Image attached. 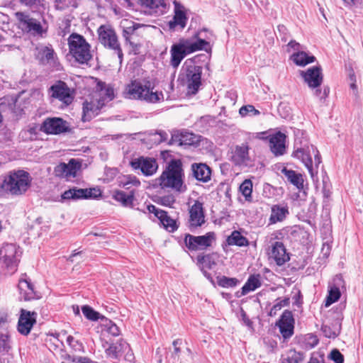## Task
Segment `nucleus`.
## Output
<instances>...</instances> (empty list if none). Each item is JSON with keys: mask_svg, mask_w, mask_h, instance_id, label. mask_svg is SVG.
Instances as JSON below:
<instances>
[{"mask_svg": "<svg viewBox=\"0 0 363 363\" xmlns=\"http://www.w3.org/2000/svg\"><path fill=\"white\" fill-rule=\"evenodd\" d=\"M173 4L174 6V16L172 20L168 22V27L170 30H182L186 27L188 21L184 7L177 1H174Z\"/></svg>", "mask_w": 363, "mask_h": 363, "instance_id": "16", "label": "nucleus"}, {"mask_svg": "<svg viewBox=\"0 0 363 363\" xmlns=\"http://www.w3.org/2000/svg\"><path fill=\"white\" fill-rule=\"evenodd\" d=\"M288 47L292 48L293 50H298V48H299V43L296 42L295 40H291L288 45H287Z\"/></svg>", "mask_w": 363, "mask_h": 363, "instance_id": "64", "label": "nucleus"}, {"mask_svg": "<svg viewBox=\"0 0 363 363\" xmlns=\"http://www.w3.org/2000/svg\"><path fill=\"white\" fill-rule=\"evenodd\" d=\"M261 138L268 139L269 149L276 157L281 156L285 154L286 148V135L284 133L277 131L274 133L269 134L266 138L262 137Z\"/></svg>", "mask_w": 363, "mask_h": 363, "instance_id": "17", "label": "nucleus"}, {"mask_svg": "<svg viewBox=\"0 0 363 363\" xmlns=\"http://www.w3.org/2000/svg\"><path fill=\"white\" fill-rule=\"evenodd\" d=\"M99 107L93 102L87 101L83 103V116L84 121H90L94 116L98 114Z\"/></svg>", "mask_w": 363, "mask_h": 363, "instance_id": "37", "label": "nucleus"}, {"mask_svg": "<svg viewBox=\"0 0 363 363\" xmlns=\"http://www.w3.org/2000/svg\"><path fill=\"white\" fill-rule=\"evenodd\" d=\"M182 340L177 339L173 342L174 351L172 353V358L173 363H177L179 360V354L181 353L180 345H182Z\"/></svg>", "mask_w": 363, "mask_h": 363, "instance_id": "51", "label": "nucleus"}, {"mask_svg": "<svg viewBox=\"0 0 363 363\" xmlns=\"http://www.w3.org/2000/svg\"><path fill=\"white\" fill-rule=\"evenodd\" d=\"M108 331L113 336H117L119 335L120 330L118 326L116 324H111L108 328Z\"/></svg>", "mask_w": 363, "mask_h": 363, "instance_id": "63", "label": "nucleus"}, {"mask_svg": "<svg viewBox=\"0 0 363 363\" xmlns=\"http://www.w3.org/2000/svg\"><path fill=\"white\" fill-rule=\"evenodd\" d=\"M281 172L287 180L298 189L303 187V179L301 174L296 173L294 170L288 169L285 167L281 170Z\"/></svg>", "mask_w": 363, "mask_h": 363, "instance_id": "33", "label": "nucleus"}, {"mask_svg": "<svg viewBox=\"0 0 363 363\" xmlns=\"http://www.w3.org/2000/svg\"><path fill=\"white\" fill-rule=\"evenodd\" d=\"M113 198L120 202L124 207L133 206L134 200V192L130 191V194H127L125 192L120 190H116L113 192Z\"/></svg>", "mask_w": 363, "mask_h": 363, "instance_id": "32", "label": "nucleus"}, {"mask_svg": "<svg viewBox=\"0 0 363 363\" xmlns=\"http://www.w3.org/2000/svg\"><path fill=\"white\" fill-rule=\"evenodd\" d=\"M269 255L279 266L283 265L289 260V254L286 253V248L281 242L276 241L272 243Z\"/></svg>", "mask_w": 363, "mask_h": 363, "instance_id": "23", "label": "nucleus"}, {"mask_svg": "<svg viewBox=\"0 0 363 363\" xmlns=\"http://www.w3.org/2000/svg\"><path fill=\"white\" fill-rule=\"evenodd\" d=\"M189 227L191 230L201 227L205 223V212L202 202L195 201L189 208Z\"/></svg>", "mask_w": 363, "mask_h": 363, "instance_id": "15", "label": "nucleus"}, {"mask_svg": "<svg viewBox=\"0 0 363 363\" xmlns=\"http://www.w3.org/2000/svg\"><path fill=\"white\" fill-rule=\"evenodd\" d=\"M340 291L337 286H332L329 290V294L327 296L325 306H328L332 303L336 302L340 297Z\"/></svg>", "mask_w": 363, "mask_h": 363, "instance_id": "44", "label": "nucleus"}, {"mask_svg": "<svg viewBox=\"0 0 363 363\" xmlns=\"http://www.w3.org/2000/svg\"><path fill=\"white\" fill-rule=\"evenodd\" d=\"M77 1L78 0H55V2L57 4V6L60 9H64L68 7H77Z\"/></svg>", "mask_w": 363, "mask_h": 363, "instance_id": "52", "label": "nucleus"}, {"mask_svg": "<svg viewBox=\"0 0 363 363\" xmlns=\"http://www.w3.org/2000/svg\"><path fill=\"white\" fill-rule=\"evenodd\" d=\"M38 57L43 65H49L58 69L60 64L57 61V55L52 48L45 46L41 48L38 52Z\"/></svg>", "mask_w": 363, "mask_h": 363, "instance_id": "26", "label": "nucleus"}, {"mask_svg": "<svg viewBox=\"0 0 363 363\" xmlns=\"http://www.w3.org/2000/svg\"><path fill=\"white\" fill-rule=\"evenodd\" d=\"M147 209L150 213H154L155 216L159 219L162 215H164L163 210L157 208L155 206L150 204L147 206Z\"/></svg>", "mask_w": 363, "mask_h": 363, "instance_id": "59", "label": "nucleus"}, {"mask_svg": "<svg viewBox=\"0 0 363 363\" xmlns=\"http://www.w3.org/2000/svg\"><path fill=\"white\" fill-rule=\"evenodd\" d=\"M48 91L51 97L58 99L67 106L72 104L74 97V91L65 82L60 80L52 84Z\"/></svg>", "mask_w": 363, "mask_h": 363, "instance_id": "12", "label": "nucleus"}, {"mask_svg": "<svg viewBox=\"0 0 363 363\" xmlns=\"http://www.w3.org/2000/svg\"><path fill=\"white\" fill-rule=\"evenodd\" d=\"M300 74L304 82L311 89H314V95L320 99H325L330 92L328 86L321 89L320 86L323 81L322 69L320 66H314L307 69L306 71H301Z\"/></svg>", "mask_w": 363, "mask_h": 363, "instance_id": "7", "label": "nucleus"}, {"mask_svg": "<svg viewBox=\"0 0 363 363\" xmlns=\"http://www.w3.org/2000/svg\"><path fill=\"white\" fill-rule=\"evenodd\" d=\"M22 111L17 107V99L14 96H7L0 99V114L2 113L11 112L19 115Z\"/></svg>", "mask_w": 363, "mask_h": 363, "instance_id": "29", "label": "nucleus"}, {"mask_svg": "<svg viewBox=\"0 0 363 363\" xmlns=\"http://www.w3.org/2000/svg\"><path fill=\"white\" fill-rule=\"evenodd\" d=\"M328 358L335 363H344V356L337 349H333L330 352Z\"/></svg>", "mask_w": 363, "mask_h": 363, "instance_id": "53", "label": "nucleus"}, {"mask_svg": "<svg viewBox=\"0 0 363 363\" xmlns=\"http://www.w3.org/2000/svg\"><path fill=\"white\" fill-rule=\"evenodd\" d=\"M130 184L138 186L140 185V182L135 176L130 174L124 176L120 181V186L123 188L129 189Z\"/></svg>", "mask_w": 363, "mask_h": 363, "instance_id": "43", "label": "nucleus"}, {"mask_svg": "<svg viewBox=\"0 0 363 363\" xmlns=\"http://www.w3.org/2000/svg\"><path fill=\"white\" fill-rule=\"evenodd\" d=\"M238 282L236 278H230L225 276L218 280V285L224 288L235 287Z\"/></svg>", "mask_w": 363, "mask_h": 363, "instance_id": "47", "label": "nucleus"}, {"mask_svg": "<svg viewBox=\"0 0 363 363\" xmlns=\"http://www.w3.org/2000/svg\"><path fill=\"white\" fill-rule=\"evenodd\" d=\"M279 328L281 334L285 339L289 338L294 333L293 324L287 323H279Z\"/></svg>", "mask_w": 363, "mask_h": 363, "instance_id": "45", "label": "nucleus"}, {"mask_svg": "<svg viewBox=\"0 0 363 363\" xmlns=\"http://www.w3.org/2000/svg\"><path fill=\"white\" fill-rule=\"evenodd\" d=\"M193 176L198 181L207 182L211 179V170L210 167L203 163H194L191 164Z\"/></svg>", "mask_w": 363, "mask_h": 363, "instance_id": "27", "label": "nucleus"}, {"mask_svg": "<svg viewBox=\"0 0 363 363\" xmlns=\"http://www.w3.org/2000/svg\"><path fill=\"white\" fill-rule=\"evenodd\" d=\"M226 242L228 245H236L238 247H247L250 244L247 238L242 235L238 230H233L227 238Z\"/></svg>", "mask_w": 363, "mask_h": 363, "instance_id": "34", "label": "nucleus"}, {"mask_svg": "<svg viewBox=\"0 0 363 363\" xmlns=\"http://www.w3.org/2000/svg\"><path fill=\"white\" fill-rule=\"evenodd\" d=\"M259 286H261L260 275H251L250 276L244 286L242 287V294L246 295L249 292L255 291Z\"/></svg>", "mask_w": 363, "mask_h": 363, "instance_id": "35", "label": "nucleus"}, {"mask_svg": "<svg viewBox=\"0 0 363 363\" xmlns=\"http://www.w3.org/2000/svg\"><path fill=\"white\" fill-rule=\"evenodd\" d=\"M249 150L250 147L247 143L236 145L232 151L231 161L235 165L247 166L251 162Z\"/></svg>", "mask_w": 363, "mask_h": 363, "instance_id": "21", "label": "nucleus"}, {"mask_svg": "<svg viewBox=\"0 0 363 363\" xmlns=\"http://www.w3.org/2000/svg\"><path fill=\"white\" fill-rule=\"evenodd\" d=\"M293 62L298 66H306L315 60V57L313 55H308L303 51L297 52L291 56Z\"/></svg>", "mask_w": 363, "mask_h": 363, "instance_id": "36", "label": "nucleus"}, {"mask_svg": "<svg viewBox=\"0 0 363 363\" xmlns=\"http://www.w3.org/2000/svg\"><path fill=\"white\" fill-rule=\"evenodd\" d=\"M130 165L133 170H140L145 177L154 175L158 169L157 160L150 157L140 156L133 158L130 162Z\"/></svg>", "mask_w": 363, "mask_h": 363, "instance_id": "11", "label": "nucleus"}, {"mask_svg": "<svg viewBox=\"0 0 363 363\" xmlns=\"http://www.w3.org/2000/svg\"><path fill=\"white\" fill-rule=\"evenodd\" d=\"M175 140L180 145H191L196 143V135L193 133H185L175 136Z\"/></svg>", "mask_w": 363, "mask_h": 363, "instance_id": "40", "label": "nucleus"}, {"mask_svg": "<svg viewBox=\"0 0 363 363\" xmlns=\"http://www.w3.org/2000/svg\"><path fill=\"white\" fill-rule=\"evenodd\" d=\"M81 164L74 159H71L67 164L62 162L55 167V175L62 178L75 177Z\"/></svg>", "mask_w": 363, "mask_h": 363, "instance_id": "20", "label": "nucleus"}, {"mask_svg": "<svg viewBox=\"0 0 363 363\" xmlns=\"http://www.w3.org/2000/svg\"><path fill=\"white\" fill-rule=\"evenodd\" d=\"M36 315L35 312H30L25 309L21 310L17 329L21 335H28L30 333L36 323Z\"/></svg>", "mask_w": 363, "mask_h": 363, "instance_id": "18", "label": "nucleus"}, {"mask_svg": "<svg viewBox=\"0 0 363 363\" xmlns=\"http://www.w3.org/2000/svg\"><path fill=\"white\" fill-rule=\"evenodd\" d=\"M289 213L287 206L273 205L271 208V215L269 218V224H275L283 221Z\"/></svg>", "mask_w": 363, "mask_h": 363, "instance_id": "30", "label": "nucleus"}, {"mask_svg": "<svg viewBox=\"0 0 363 363\" xmlns=\"http://www.w3.org/2000/svg\"><path fill=\"white\" fill-rule=\"evenodd\" d=\"M184 178L182 160L172 159L158 178V181L162 188H171L179 193H182L186 190V185L184 184Z\"/></svg>", "mask_w": 363, "mask_h": 363, "instance_id": "2", "label": "nucleus"}, {"mask_svg": "<svg viewBox=\"0 0 363 363\" xmlns=\"http://www.w3.org/2000/svg\"><path fill=\"white\" fill-rule=\"evenodd\" d=\"M311 149L312 150L313 153L314 154L315 167H313L318 172V166L321 162L320 155L319 154L318 150L313 145H311Z\"/></svg>", "mask_w": 363, "mask_h": 363, "instance_id": "60", "label": "nucleus"}, {"mask_svg": "<svg viewBox=\"0 0 363 363\" xmlns=\"http://www.w3.org/2000/svg\"><path fill=\"white\" fill-rule=\"evenodd\" d=\"M121 26L123 28V37L125 40H129L130 38L135 37V32L140 27V24L128 19H123L121 23Z\"/></svg>", "mask_w": 363, "mask_h": 363, "instance_id": "31", "label": "nucleus"}, {"mask_svg": "<svg viewBox=\"0 0 363 363\" xmlns=\"http://www.w3.org/2000/svg\"><path fill=\"white\" fill-rule=\"evenodd\" d=\"M19 288L20 289H23L24 288H27L30 292L28 293L27 296L25 297V299H30L32 298V294L33 293V285L30 282L27 280H22L19 282Z\"/></svg>", "mask_w": 363, "mask_h": 363, "instance_id": "56", "label": "nucleus"}, {"mask_svg": "<svg viewBox=\"0 0 363 363\" xmlns=\"http://www.w3.org/2000/svg\"><path fill=\"white\" fill-rule=\"evenodd\" d=\"M97 32L99 42L106 48L111 50L113 54L117 55L119 63L121 65L123 60V52L115 30L109 26L101 25L98 28Z\"/></svg>", "mask_w": 363, "mask_h": 363, "instance_id": "9", "label": "nucleus"}, {"mask_svg": "<svg viewBox=\"0 0 363 363\" xmlns=\"http://www.w3.org/2000/svg\"><path fill=\"white\" fill-rule=\"evenodd\" d=\"M311 146H308L307 148H298L294 152L293 155L294 157L301 160L307 168L311 177L314 178L317 175V171L314 169L313 165V161L311 155Z\"/></svg>", "mask_w": 363, "mask_h": 363, "instance_id": "24", "label": "nucleus"}, {"mask_svg": "<svg viewBox=\"0 0 363 363\" xmlns=\"http://www.w3.org/2000/svg\"><path fill=\"white\" fill-rule=\"evenodd\" d=\"M239 113L242 116H246L247 115L258 116L260 113L259 111L252 105H245L242 106L239 110Z\"/></svg>", "mask_w": 363, "mask_h": 363, "instance_id": "49", "label": "nucleus"}, {"mask_svg": "<svg viewBox=\"0 0 363 363\" xmlns=\"http://www.w3.org/2000/svg\"><path fill=\"white\" fill-rule=\"evenodd\" d=\"M48 134H60L67 132V123L60 118H48L43 123L42 128Z\"/></svg>", "mask_w": 363, "mask_h": 363, "instance_id": "19", "label": "nucleus"}, {"mask_svg": "<svg viewBox=\"0 0 363 363\" xmlns=\"http://www.w3.org/2000/svg\"><path fill=\"white\" fill-rule=\"evenodd\" d=\"M279 323L293 324L294 318L291 311L286 310L283 312Z\"/></svg>", "mask_w": 363, "mask_h": 363, "instance_id": "57", "label": "nucleus"}, {"mask_svg": "<svg viewBox=\"0 0 363 363\" xmlns=\"http://www.w3.org/2000/svg\"><path fill=\"white\" fill-rule=\"evenodd\" d=\"M289 303V298H284V299H277V303L271 308L269 314L271 315H275L278 311L281 310L282 307L288 306Z\"/></svg>", "mask_w": 363, "mask_h": 363, "instance_id": "50", "label": "nucleus"}, {"mask_svg": "<svg viewBox=\"0 0 363 363\" xmlns=\"http://www.w3.org/2000/svg\"><path fill=\"white\" fill-rule=\"evenodd\" d=\"M218 259V255L216 252L199 255L196 257L197 264L199 265L203 275L208 279L211 277V274L205 269H212L217 264Z\"/></svg>", "mask_w": 363, "mask_h": 363, "instance_id": "22", "label": "nucleus"}, {"mask_svg": "<svg viewBox=\"0 0 363 363\" xmlns=\"http://www.w3.org/2000/svg\"><path fill=\"white\" fill-rule=\"evenodd\" d=\"M67 342L69 345V347L73 349L75 352H84V345L83 344L79 341L78 340H76L74 337L72 335H69L67 337Z\"/></svg>", "mask_w": 363, "mask_h": 363, "instance_id": "46", "label": "nucleus"}, {"mask_svg": "<svg viewBox=\"0 0 363 363\" xmlns=\"http://www.w3.org/2000/svg\"><path fill=\"white\" fill-rule=\"evenodd\" d=\"M22 255L21 248L15 244L7 243L0 250V273L12 274L16 269Z\"/></svg>", "mask_w": 363, "mask_h": 363, "instance_id": "5", "label": "nucleus"}, {"mask_svg": "<svg viewBox=\"0 0 363 363\" xmlns=\"http://www.w3.org/2000/svg\"><path fill=\"white\" fill-rule=\"evenodd\" d=\"M126 97L130 99H138L147 103H157L163 99L162 92L152 91L151 83L149 81L144 84L140 81H132L126 87Z\"/></svg>", "mask_w": 363, "mask_h": 363, "instance_id": "4", "label": "nucleus"}, {"mask_svg": "<svg viewBox=\"0 0 363 363\" xmlns=\"http://www.w3.org/2000/svg\"><path fill=\"white\" fill-rule=\"evenodd\" d=\"M303 359V354L294 350H290L282 357V363H301Z\"/></svg>", "mask_w": 363, "mask_h": 363, "instance_id": "38", "label": "nucleus"}, {"mask_svg": "<svg viewBox=\"0 0 363 363\" xmlns=\"http://www.w3.org/2000/svg\"><path fill=\"white\" fill-rule=\"evenodd\" d=\"M15 15L23 30L33 35H42L45 32L38 20L23 12H17Z\"/></svg>", "mask_w": 363, "mask_h": 363, "instance_id": "13", "label": "nucleus"}, {"mask_svg": "<svg viewBox=\"0 0 363 363\" xmlns=\"http://www.w3.org/2000/svg\"><path fill=\"white\" fill-rule=\"evenodd\" d=\"M202 67L192 62H186L182 67L179 79L183 85H186L188 92L196 94L201 85Z\"/></svg>", "mask_w": 363, "mask_h": 363, "instance_id": "6", "label": "nucleus"}, {"mask_svg": "<svg viewBox=\"0 0 363 363\" xmlns=\"http://www.w3.org/2000/svg\"><path fill=\"white\" fill-rule=\"evenodd\" d=\"M82 311L86 319L91 321H97L100 318H103L99 312L94 311L91 306L84 305L82 307Z\"/></svg>", "mask_w": 363, "mask_h": 363, "instance_id": "39", "label": "nucleus"}, {"mask_svg": "<svg viewBox=\"0 0 363 363\" xmlns=\"http://www.w3.org/2000/svg\"><path fill=\"white\" fill-rule=\"evenodd\" d=\"M159 220L162 223L164 227L170 232H173L177 229V225L174 219L171 218L166 211H164V215L161 216Z\"/></svg>", "mask_w": 363, "mask_h": 363, "instance_id": "41", "label": "nucleus"}, {"mask_svg": "<svg viewBox=\"0 0 363 363\" xmlns=\"http://www.w3.org/2000/svg\"><path fill=\"white\" fill-rule=\"evenodd\" d=\"M9 317L6 314L0 315V329L6 330L9 325Z\"/></svg>", "mask_w": 363, "mask_h": 363, "instance_id": "61", "label": "nucleus"}, {"mask_svg": "<svg viewBox=\"0 0 363 363\" xmlns=\"http://www.w3.org/2000/svg\"><path fill=\"white\" fill-rule=\"evenodd\" d=\"M19 1L21 4L31 7L35 5H40L41 1H43V0H19Z\"/></svg>", "mask_w": 363, "mask_h": 363, "instance_id": "62", "label": "nucleus"}, {"mask_svg": "<svg viewBox=\"0 0 363 363\" xmlns=\"http://www.w3.org/2000/svg\"><path fill=\"white\" fill-rule=\"evenodd\" d=\"M101 195V191L98 188L78 189L74 187L65 191L61 196L62 200H79L96 199Z\"/></svg>", "mask_w": 363, "mask_h": 363, "instance_id": "14", "label": "nucleus"}, {"mask_svg": "<svg viewBox=\"0 0 363 363\" xmlns=\"http://www.w3.org/2000/svg\"><path fill=\"white\" fill-rule=\"evenodd\" d=\"M175 201V197L172 194L166 195L160 198V203L167 207H172Z\"/></svg>", "mask_w": 363, "mask_h": 363, "instance_id": "55", "label": "nucleus"}, {"mask_svg": "<svg viewBox=\"0 0 363 363\" xmlns=\"http://www.w3.org/2000/svg\"><path fill=\"white\" fill-rule=\"evenodd\" d=\"M135 38H131L129 40H125V43L129 44L131 47L130 52L134 55H138L140 53V50L142 46V44L138 41L135 40Z\"/></svg>", "mask_w": 363, "mask_h": 363, "instance_id": "54", "label": "nucleus"}, {"mask_svg": "<svg viewBox=\"0 0 363 363\" xmlns=\"http://www.w3.org/2000/svg\"><path fill=\"white\" fill-rule=\"evenodd\" d=\"M11 349L10 338L7 333H0V352H8Z\"/></svg>", "mask_w": 363, "mask_h": 363, "instance_id": "48", "label": "nucleus"}, {"mask_svg": "<svg viewBox=\"0 0 363 363\" xmlns=\"http://www.w3.org/2000/svg\"><path fill=\"white\" fill-rule=\"evenodd\" d=\"M31 182L32 178L28 172L22 169L14 170L4 177L1 188L11 195L20 196L27 191Z\"/></svg>", "mask_w": 363, "mask_h": 363, "instance_id": "3", "label": "nucleus"}, {"mask_svg": "<svg viewBox=\"0 0 363 363\" xmlns=\"http://www.w3.org/2000/svg\"><path fill=\"white\" fill-rule=\"evenodd\" d=\"M215 241L216 234L214 232H208L203 235L198 236L187 233L184 238V245L190 251L206 250L211 247Z\"/></svg>", "mask_w": 363, "mask_h": 363, "instance_id": "10", "label": "nucleus"}, {"mask_svg": "<svg viewBox=\"0 0 363 363\" xmlns=\"http://www.w3.org/2000/svg\"><path fill=\"white\" fill-rule=\"evenodd\" d=\"M240 191L247 201L251 200L252 191V182L250 179H245L240 186Z\"/></svg>", "mask_w": 363, "mask_h": 363, "instance_id": "42", "label": "nucleus"}, {"mask_svg": "<svg viewBox=\"0 0 363 363\" xmlns=\"http://www.w3.org/2000/svg\"><path fill=\"white\" fill-rule=\"evenodd\" d=\"M68 360L71 363H94L93 361L86 357H71L69 355Z\"/></svg>", "mask_w": 363, "mask_h": 363, "instance_id": "58", "label": "nucleus"}, {"mask_svg": "<svg viewBox=\"0 0 363 363\" xmlns=\"http://www.w3.org/2000/svg\"><path fill=\"white\" fill-rule=\"evenodd\" d=\"M213 34L208 29L203 28L197 31L192 38H181L177 43L172 45L170 53V65L177 68L182 60L191 53L204 50L211 52V48L208 40Z\"/></svg>", "mask_w": 363, "mask_h": 363, "instance_id": "1", "label": "nucleus"}, {"mask_svg": "<svg viewBox=\"0 0 363 363\" xmlns=\"http://www.w3.org/2000/svg\"><path fill=\"white\" fill-rule=\"evenodd\" d=\"M69 52L79 64H87L91 59L90 45L85 38L79 34L72 33L68 39Z\"/></svg>", "mask_w": 363, "mask_h": 363, "instance_id": "8", "label": "nucleus"}, {"mask_svg": "<svg viewBox=\"0 0 363 363\" xmlns=\"http://www.w3.org/2000/svg\"><path fill=\"white\" fill-rule=\"evenodd\" d=\"M128 347V344L123 339L115 343L108 344L106 342V345H104L107 357L115 359H118Z\"/></svg>", "mask_w": 363, "mask_h": 363, "instance_id": "25", "label": "nucleus"}, {"mask_svg": "<svg viewBox=\"0 0 363 363\" xmlns=\"http://www.w3.org/2000/svg\"><path fill=\"white\" fill-rule=\"evenodd\" d=\"M139 1L143 7L149 9L157 15L164 13L167 9V0H139Z\"/></svg>", "mask_w": 363, "mask_h": 363, "instance_id": "28", "label": "nucleus"}]
</instances>
